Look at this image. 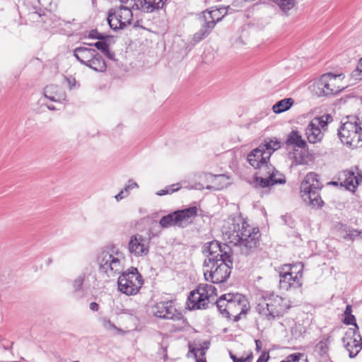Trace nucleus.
<instances>
[{
  "label": "nucleus",
  "instance_id": "obj_1",
  "mask_svg": "<svg viewBox=\"0 0 362 362\" xmlns=\"http://www.w3.org/2000/svg\"><path fill=\"white\" fill-rule=\"evenodd\" d=\"M202 253L204 279L212 284L226 282L230 277L233 264V250L227 243L214 240L205 243Z\"/></svg>",
  "mask_w": 362,
  "mask_h": 362
},
{
  "label": "nucleus",
  "instance_id": "obj_2",
  "mask_svg": "<svg viewBox=\"0 0 362 362\" xmlns=\"http://www.w3.org/2000/svg\"><path fill=\"white\" fill-rule=\"evenodd\" d=\"M228 238L234 245L240 248L243 255L248 256L255 253L259 245L262 235L259 228L250 226L242 217L232 218V223L228 227Z\"/></svg>",
  "mask_w": 362,
  "mask_h": 362
},
{
  "label": "nucleus",
  "instance_id": "obj_3",
  "mask_svg": "<svg viewBox=\"0 0 362 362\" xmlns=\"http://www.w3.org/2000/svg\"><path fill=\"white\" fill-rule=\"evenodd\" d=\"M124 259L123 253L115 245H107L98 256L99 271L106 274L108 277L115 276L123 270L122 260Z\"/></svg>",
  "mask_w": 362,
  "mask_h": 362
},
{
  "label": "nucleus",
  "instance_id": "obj_4",
  "mask_svg": "<svg viewBox=\"0 0 362 362\" xmlns=\"http://www.w3.org/2000/svg\"><path fill=\"white\" fill-rule=\"evenodd\" d=\"M219 313L228 320L238 312L247 313L250 306L244 295L238 293H228L221 295L215 303Z\"/></svg>",
  "mask_w": 362,
  "mask_h": 362
},
{
  "label": "nucleus",
  "instance_id": "obj_5",
  "mask_svg": "<svg viewBox=\"0 0 362 362\" xmlns=\"http://www.w3.org/2000/svg\"><path fill=\"white\" fill-rule=\"evenodd\" d=\"M323 185L319 180V175L315 173L306 175L300 185V194L303 200L313 208L320 209L324 205L320 196Z\"/></svg>",
  "mask_w": 362,
  "mask_h": 362
},
{
  "label": "nucleus",
  "instance_id": "obj_6",
  "mask_svg": "<svg viewBox=\"0 0 362 362\" xmlns=\"http://www.w3.org/2000/svg\"><path fill=\"white\" fill-rule=\"evenodd\" d=\"M281 297L274 293L263 296L256 306V311L268 320L282 317L286 310Z\"/></svg>",
  "mask_w": 362,
  "mask_h": 362
},
{
  "label": "nucleus",
  "instance_id": "obj_7",
  "mask_svg": "<svg viewBox=\"0 0 362 362\" xmlns=\"http://www.w3.org/2000/svg\"><path fill=\"white\" fill-rule=\"evenodd\" d=\"M197 216V207L195 206H189L183 209H178L165 216H163L159 221L162 228H166L172 226L179 228H185L191 223L192 218Z\"/></svg>",
  "mask_w": 362,
  "mask_h": 362
},
{
  "label": "nucleus",
  "instance_id": "obj_8",
  "mask_svg": "<svg viewBox=\"0 0 362 362\" xmlns=\"http://www.w3.org/2000/svg\"><path fill=\"white\" fill-rule=\"evenodd\" d=\"M338 76L339 75L332 73L322 74L315 81L313 86V92L318 97H328L340 93L344 88L336 86L335 82Z\"/></svg>",
  "mask_w": 362,
  "mask_h": 362
},
{
  "label": "nucleus",
  "instance_id": "obj_9",
  "mask_svg": "<svg viewBox=\"0 0 362 362\" xmlns=\"http://www.w3.org/2000/svg\"><path fill=\"white\" fill-rule=\"evenodd\" d=\"M132 9L126 6H121L117 9H110L107 18L110 28L114 31H117L124 30L129 25L133 19Z\"/></svg>",
  "mask_w": 362,
  "mask_h": 362
},
{
  "label": "nucleus",
  "instance_id": "obj_10",
  "mask_svg": "<svg viewBox=\"0 0 362 362\" xmlns=\"http://www.w3.org/2000/svg\"><path fill=\"white\" fill-rule=\"evenodd\" d=\"M298 267H299V269L296 272V274L294 276L293 271H285L279 273V284L282 289L288 291L292 287L300 288L302 286L303 264L301 262L293 265L284 264L282 269L284 270L286 269H289L290 270H292L293 268L297 269Z\"/></svg>",
  "mask_w": 362,
  "mask_h": 362
},
{
  "label": "nucleus",
  "instance_id": "obj_11",
  "mask_svg": "<svg viewBox=\"0 0 362 362\" xmlns=\"http://www.w3.org/2000/svg\"><path fill=\"white\" fill-rule=\"evenodd\" d=\"M356 122H346L341 125L338 129V136L342 144L347 146H356L355 141H360V136L357 134Z\"/></svg>",
  "mask_w": 362,
  "mask_h": 362
},
{
  "label": "nucleus",
  "instance_id": "obj_12",
  "mask_svg": "<svg viewBox=\"0 0 362 362\" xmlns=\"http://www.w3.org/2000/svg\"><path fill=\"white\" fill-rule=\"evenodd\" d=\"M155 316L165 320H180L183 317L182 313L177 310L172 301L157 303L153 308Z\"/></svg>",
  "mask_w": 362,
  "mask_h": 362
},
{
  "label": "nucleus",
  "instance_id": "obj_13",
  "mask_svg": "<svg viewBox=\"0 0 362 362\" xmlns=\"http://www.w3.org/2000/svg\"><path fill=\"white\" fill-rule=\"evenodd\" d=\"M342 342L351 358L356 357L362 349V338L355 329H349L342 338Z\"/></svg>",
  "mask_w": 362,
  "mask_h": 362
},
{
  "label": "nucleus",
  "instance_id": "obj_14",
  "mask_svg": "<svg viewBox=\"0 0 362 362\" xmlns=\"http://www.w3.org/2000/svg\"><path fill=\"white\" fill-rule=\"evenodd\" d=\"M150 238L136 234L132 235L128 244V250L131 254L136 257L144 256L149 251Z\"/></svg>",
  "mask_w": 362,
  "mask_h": 362
},
{
  "label": "nucleus",
  "instance_id": "obj_15",
  "mask_svg": "<svg viewBox=\"0 0 362 362\" xmlns=\"http://www.w3.org/2000/svg\"><path fill=\"white\" fill-rule=\"evenodd\" d=\"M202 293L198 286L190 291L187 300V305L190 310L206 309L208 308L210 299Z\"/></svg>",
  "mask_w": 362,
  "mask_h": 362
},
{
  "label": "nucleus",
  "instance_id": "obj_16",
  "mask_svg": "<svg viewBox=\"0 0 362 362\" xmlns=\"http://www.w3.org/2000/svg\"><path fill=\"white\" fill-rule=\"evenodd\" d=\"M117 285L119 291L127 296L136 294L141 287V283L136 281L135 284L132 279H125L124 276H119Z\"/></svg>",
  "mask_w": 362,
  "mask_h": 362
},
{
  "label": "nucleus",
  "instance_id": "obj_17",
  "mask_svg": "<svg viewBox=\"0 0 362 362\" xmlns=\"http://www.w3.org/2000/svg\"><path fill=\"white\" fill-rule=\"evenodd\" d=\"M281 177L276 178L273 176L270 177H264L263 176H258L257 174L255 175L253 178V184L255 188H267L274 185H282L286 183L285 177L279 174Z\"/></svg>",
  "mask_w": 362,
  "mask_h": 362
},
{
  "label": "nucleus",
  "instance_id": "obj_18",
  "mask_svg": "<svg viewBox=\"0 0 362 362\" xmlns=\"http://www.w3.org/2000/svg\"><path fill=\"white\" fill-rule=\"evenodd\" d=\"M271 153L265 152L259 146L247 155V161L254 168H257V166L260 163L259 162L269 161Z\"/></svg>",
  "mask_w": 362,
  "mask_h": 362
},
{
  "label": "nucleus",
  "instance_id": "obj_19",
  "mask_svg": "<svg viewBox=\"0 0 362 362\" xmlns=\"http://www.w3.org/2000/svg\"><path fill=\"white\" fill-rule=\"evenodd\" d=\"M98 51L91 47H76L73 52L74 56L76 57V59L83 65H86L88 62H90V59L93 57V56H95V53Z\"/></svg>",
  "mask_w": 362,
  "mask_h": 362
},
{
  "label": "nucleus",
  "instance_id": "obj_20",
  "mask_svg": "<svg viewBox=\"0 0 362 362\" xmlns=\"http://www.w3.org/2000/svg\"><path fill=\"white\" fill-rule=\"evenodd\" d=\"M307 139L310 144H315L320 141L323 137V134L320 127H317L315 120L311 121L305 129Z\"/></svg>",
  "mask_w": 362,
  "mask_h": 362
},
{
  "label": "nucleus",
  "instance_id": "obj_21",
  "mask_svg": "<svg viewBox=\"0 0 362 362\" xmlns=\"http://www.w3.org/2000/svg\"><path fill=\"white\" fill-rule=\"evenodd\" d=\"M199 21L201 23V28L194 34L193 41L195 43H198L206 38L214 28L212 21L209 23L208 21H203L200 19V16Z\"/></svg>",
  "mask_w": 362,
  "mask_h": 362
},
{
  "label": "nucleus",
  "instance_id": "obj_22",
  "mask_svg": "<svg viewBox=\"0 0 362 362\" xmlns=\"http://www.w3.org/2000/svg\"><path fill=\"white\" fill-rule=\"evenodd\" d=\"M86 66L98 72H104L107 69V64L98 52L95 53V56H93Z\"/></svg>",
  "mask_w": 362,
  "mask_h": 362
},
{
  "label": "nucleus",
  "instance_id": "obj_23",
  "mask_svg": "<svg viewBox=\"0 0 362 362\" xmlns=\"http://www.w3.org/2000/svg\"><path fill=\"white\" fill-rule=\"evenodd\" d=\"M344 173L346 178L341 182V185L349 191L354 192L359 185L358 177L356 176L355 173L351 170H346Z\"/></svg>",
  "mask_w": 362,
  "mask_h": 362
},
{
  "label": "nucleus",
  "instance_id": "obj_24",
  "mask_svg": "<svg viewBox=\"0 0 362 362\" xmlns=\"http://www.w3.org/2000/svg\"><path fill=\"white\" fill-rule=\"evenodd\" d=\"M142 1L141 11L152 13L163 8L167 0H140Z\"/></svg>",
  "mask_w": 362,
  "mask_h": 362
},
{
  "label": "nucleus",
  "instance_id": "obj_25",
  "mask_svg": "<svg viewBox=\"0 0 362 362\" xmlns=\"http://www.w3.org/2000/svg\"><path fill=\"white\" fill-rule=\"evenodd\" d=\"M259 163H260L256 168L259 169V172L256 173L257 175L259 174L260 176L266 177H270V176L275 177L277 174H279V171L276 170L275 168L269 163V161Z\"/></svg>",
  "mask_w": 362,
  "mask_h": 362
},
{
  "label": "nucleus",
  "instance_id": "obj_26",
  "mask_svg": "<svg viewBox=\"0 0 362 362\" xmlns=\"http://www.w3.org/2000/svg\"><path fill=\"white\" fill-rule=\"evenodd\" d=\"M286 144L288 146L293 145L302 149L307 146L306 141L302 139L301 135H300L298 132L296 130H293L288 135Z\"/></svg>",
  "mask_w": 362,
  "mask_h": 362
},
{
  "label": "nucleus",
  "instance_id": "obj_27",
  "mask_svg": "<svg viewBox=\"0 0 362 362\" xmlns=\"http://www.w3.org/2000/svg\"><path fill=\"white\" fill-rule=\"evenodd\" d=\"M221 12L220 9H211L203 11L200 16V19L208 21L209 23L213 22L215 27L216 23L219 22L223 16H221Z\"/></svg>",
  "mask_w": 362,
  "mask_h": 362
},
{
  "label": "nucleus",
  "instance_id": "obj_28",
  "mask_svg": "<svg viewBox=\"0 0 362 362\" xmlns=\"http://www.w3.org/2000/svg\"><path fill=\"white\" fill-rule=\"evenodd\" d=\"M259 146L265 152L271 153V155L281 146L276 137L267 138Z\"/></svg>",
  "mask_w": 362,
  "mask_h": 362
},
{
  "label": "nucleus",
  "instance_id": "obj_29",
  "mask_svg": "<svg viewBox=\"0 0 362 362\" xmlns=\"http://www.w3.org/2000/svg\"><path fill=\"white\" fill-rule=\"evenodd\" d=\"M294 100L291 98H286L277 101L272 107L274 113L280 114L288 110L293 105Z\"/></svg>",
  "mask_w": 362,
  "mask_h": 362
},
{
  "label": "nucleus",
  "instance_id": "obj_30",
  "mask_svg": "<svg viewBox=\"0 0 362 362\" xmlns=\"http://www.w3.org/2000/svg\"><path fill=\"white\" fill-rule=\"evenodd\" d=\"M120 274L119 276H124L125 279H129V280L132 279V281L135 284L136 281L141 283V285L144 283L142 276L136 267H132L125 272L122 271Z\"/></svg>",
  "mask_w": 362,
  "mask_h": 362
},
{
  "label": "nucleus",
  "instance_id": "obj_31",
  "mask_svg": "<svg viewBox=\"0 0 362 362\" xmlns=\"http://www.w3.org/2000/svg\"><path fill=\"white\" fill-rule=\"evenodd\" d=\"M329 337H324L315 346V351L320 356H324L327 354L329 350Z\"/></svg>",
  "mask_w": 362,
  "mask_h": 362
},
{
  "label": "nucleus",
  "instance_id": "obj_32",
  "mask_svg": "<svg viewBox=\"0 0 362 362\" xmlns=\"http://www.w3.org/2000/svg\"><path fill=\"white\" fill-rule=\"evenodd\" d=\"M273 2L276 4L283 12L286 13L293 8L296 0H273Z\"/></svg>",
  "mask_w": 362,
  "mask_h": 362
},
{
  "label": "nucleus",
  "instance_id": "obj_33",
  "mask_svg": "<svg viewBox=\"0 0 362 362\" xmlns=\"http://www.w3.org/2000/svg\"><path fill=\"white\" fill-rule=\"evenodd\" d=\"M199 288L206 296H207L209 299L212 297L213 295L217 296V289L212 285L210 284H200L198 286Z\"/></svg>",
  "mask_w": 362,
  "mask_h": 362
},
{
  "label": "nucleus",
  "instance_id": "obj_34",
  "mask_svg": "<svg viewBox=\"0 0 362 362\" xmlns=\"http://www.w3.org/2000/svg\"><path fill=\"white\" fill-rule=\"evenodd\" d=\"M57 86L54 85L47 86L44 89V95L51 101L57 102L59 98H57L54 95L57 92Z\"/></svg>",
  "mask_w": 362,
  "mask_h": 362
},
{
  "label": "nucleus",
  "instance_id": "obj_35",
  "mask_svg": "<svg viewBox=\"0 0 362 362\" xmlns=\"http://www.w3.org/2000/svg\"><path fill=\"white\" fill-rule=\"evenodd\" d=\"M308 361L307 358L305 357L303 354L294 353L288 355L286 360L281 361V362H302Z\"/></svg>",
  "mask_w": 362,
  "mask_h": 362
},
{
  "label": "nucleus",
  "instance_id": "obj_36",
  "mask_svg": "<svg viewBox=\"0 0 362 362\" xmlns=\"http://www.w3.org/2000/svg\"><path fill=\"white\" fill-rule=\"evenodd\" d=\"M119 1L122 4H128L129 6L127 7H129L130 8L141 11L142 1L140 0H119Z\"/></svg>",
  "mask_w": 362,
  "mask_h": 362
},
{
  "label": "nucleus",
  "instance_id": "obj_37",
  "mask_svg": "<svg viewBox=\"0 0 362 362\" xmlns=\"http://www.w3.org/2000/svg\"><path fill=\"white\" fill-rule=\"evenodd\" d=\"M343 322L347 325H354L356 333L358 332V326L356 323V317L354 315H344Z\"/></svg>",
  "mask_w": 362,
  "mask_h": 362
},
{
  "label": "nucleus",
  "instance_id": "obj_38",
  "mask_svg": "<svg viewBox=\"0 0 362 362\" xmlns=\"http://www.w3.org/2000/svg\"><path fill=\"white\" fill-rule=\"evenodd\" d=\"M102 322L103 326L104 327L105 329L107 330H117L119 333L123 332L122 329L117 327L116 325L114 323H112L109 319L103 318L102 320Z\"/></svg>",
  "mask_w": 362,
  "mask_h": 362
},
{
  "label": "nucleus",
  "instance_id": "obj_39",
  "mask_svg": "<svg viewBox=\"0 0 362 362\" xmlns=\"http://www.w3.org/2000/svg\"><path fill=\"white\" fill-rule=\"evenodd\" d=\"M85 279V275L81 274L73 282V288L74 292H78L82 288Z\"/></svg>",
  "mask_w": 362,
  "mask_h": 362
},
{
  "label": "nucleus",
  "instance_id": "obj_40",
  "mask_svg": "<svg viewBox=\"0 0 362 362\" xmlns=\"http://www.w3.org/2000/svg\"><path fill=\"white\" fill-rule=\"evenodd\" d=\"M88 45L94 46L97 48V49L101 51V52H104L106 49H107L110 47V45L107 42H101L98 41L93 44H88Z\"/></svg>",
  "mask_w": 362,
  "mask_h": 362
},
{
  "label": "nucleus",
  "instance_id": "obj_41",
  "mask_svg": "<svg viewBox=\"0 0 362 362\" xmlns=\"http://www.w3.org/2000/svg\"><path fill=\"white\" fill-rule=\"evenodd\" d=\"M352 75L355 77H358V79L362 80V57L360 59L358 64L353 71Z\"/></svg>",
  "mask_w": 362,
  "mask_h": 362
},
{
  "label": "nucleus",
  "instance_id": "obj_42",
  "mask_svg": "<svg viewBox=\"0 0 362 362\" xmlns=\"http://www.w3.org/2000/svg\"><path fill=\"white\" fill-rule=\"evenodd\" d=\"M270 356L269 352L264 351L262 353L256 362H267Z\"/></svg>",
  "mask_w": 362,
  "mask_h": 362
},
{
  "label": "nucleus",
  "instance_id": "obj_43",
  "mask_svg": "<svg viewBox=\"0 0 362 362\" xmlns=\"http://www.w3.org/2000/svg\"><path fill=\"white\" fill-rule=\"evenodd\" d=\"M136 187H138V185L136 182L132 181V180H129L128 181V185H127L124 189H126L127 190V194H129V190L130 189H132L134 188H136Z\"/></svg>",
  "mask_w": 362,
  "mask_h": 362
},
{
  "label": "nucleus",
  "instance_id": "obj_44",
  "mask_svg": "<svg viewBox=\"0 0 362 362\" xmlns=\"http://www.w3.org/2000/svg\"><path fill=\"white\" fill-rule=\"evenodd\" d=\"M103 54L110 60L115 61V54L110 49V47L105 50Z\"/></svg>",
  "mask_w": 362,
  "mask_h": 362
},
{
  "label": "nucleus",
  "instance_id": "obj_45",
  "mask_svg": "<svg viewBox=\"0 0 362 362\" xmlns=\"http://www.w3.org/2000/svg\"><path fill=\"white\" fill-rule=\"evenodd\" d=\"M315 120H316L315 124L317 125V127H320L321 128H324L328 124V121L324 120L323 117L315 118Z\"/></svg>",
  "mask_w": 362,
  "mask_h": 362
},
{
  "label": "nucleus",
  "instance_id": "obj_46",
  "mask_svg": "<svg viewBox=\"0 0 362 362\" xmlns=\"http://www.w3.org/2000/svg\"><path fill=\"white\" fill-rule=\"evenodd\" d=\"M128 195L129 194H127V190L123 189L117 195L115 196V198L117 199V201H119Z\"/></svg>",
  "mask_w": 362,
  "mask_h": 362
},
{
  "label": "nucleus",
  "instance_id": "obj_47",
  "mask_svg": "<svg viewBox=\"0 0 362 362\" xmlns=\"http://www.w3.org/2000/svg\"><path fill=\"white\" fill-rule=\"evenodd\" d=\"M100 33L97 29L91 30L88 33V37L90 39H98Z\"/></svg>",
  "mask_w": 362,
  "mask_h": 362
},
{
  "label": "nucleus",
  "instance_id": "obj_48",
  "mask_svg": "<svg viewBox=\"0 0 362 362\" xmlns=\"http://www.w3.org/2000/svg\"><path fill=\"white\" fill-rule=\"evenodd\" d=\"M179 184H176V185L173 184V185L166 187L165 188L168 189L169 194H172V193L177 192L180 189V187H176Z\"/></svg>",
  "mask_w": 362,
  "mask_h": 362
},
{
  "label": "nucleus",
  "instance_id": "obj_49",
  "mask_svg": "<svg viewBox=\"0 0 362 362\" xmlns=\"http://www.w3.org/2000/svg\"><path fill=\"white\" fill-rule=\"evenodd\" d=\"M111 37H112V35L104 34V33H100L97 40H98L99 41H101V42H107L108 40Z\"/></svg>",
  "mask_w": 362,
  "mask_h": 362
},
{
  "label": "nucleus",
  "instance_id": "obj_50",
  "mask_svg": "<svg viewBox=\"0 0 362 362\" xmlns=\"http://www.w3.org/2000/svg\"><path fill=\"white\" fill-rule=\"evenodd\" d=\"M189 349H190V352H192L194 354V353H197V351H199L201 356H204L205 355V349L204 348H200V349H196V348L191 349V348H189Z\"/></svg>",
  "mask_w": 362,
  "mask_h": 362
},
{
  "label": "nucleus",
  "instance_id": "obj_51",
  "mask_svg": "<svg viewBox=\"0 0 362 362\" xmlns=\"http://www.w3.org/2000/svg\"><path fill=\"white\" fill-rule=\"evenodd\" d=\"M247 313H242L241 312H238L235 314H233V321L234 322H238L241 317H242V315H246Z\"/></svg>",
  "mask_w": 362,
  "mask_h": 362
},
{
  "label": "nucleus",
  "instance_id": "obj_52",
  "mask_svg": "<svg viewBox=\"0 0 362 362\" xmlns=\"http://www.w3.org/2000/svg\"><path fill=\"white\" fill-rule=\"evenodd\" d=\"M255 346H256L255 350L257 352H259L262 350V343L259 339H255Z\"/></svg>",
  "mask_w": 362,
  "mask_h": 362
},
{
  "label": "nucleus",
  "instance_id": "obj_53",
  "mask_svg": "<svg viewBox=\"0 0 362 362\" xmlns=\"http://www.w3.org/2000/svg\"><path fill=\"white\" fill-rule=\"evenodd\" d=\"M89 308L92 311L96 312L99 309V305L95 302H92L90 303Z\"/></svg>",
  "mask_w": 362,
  "mask_h": 362
},
{
  "label": "nucleus",
  "instance_id": "obj_54",
  "mask_svg": "<svg viewBox=\"0 0 362 362\" xmlns=\"http://www.w3.org/2000/svg\"><path fill=\"white\" fill-rule=\"evenodd\" d=\"M190 189H197V190H202L203 189H204V187L203 186L202 184H201L200 182H198V183H195L194 185H192Z\"/></svg>",
  "mask_w": 362,
  "mask_h": 362
},
{
  "label": "nucleus",
  "instance_id": "obj_55",
  "mask_svg": "<svg viewBox=\"0 0 362 362\" xmlns=\"http://www.w3.org/2000/svg\"><path fill=\"white\" fill-rule=\"evenodd\" d=\"M68 83H69V88L70 89L73 88L74 86H75V83H76V81H75V78H66Z\"/></svg>",
  "mask_w": 362,
  "mask_h": 362
},
{
  "label": "nucleus",
  "instance_id": "obj_56",
  "mask_svg": "<svg viewBox=\"0 0 362 362\" xmlns=\"http://www.w3.org/2000/svg\"><path fill=\"white\" fill-rule=\"evenodd\" d=\"M344 315H352V306L351 305H347L346 306Z\"/></svg>",
  "mask_w": 362,
  "mask_h": 362
},
{
  "label": "nucleus",
  "instance_id": "obj_57",
  "mask_svg": "<svg viewBox=\"0 0 362 362\" xmlns=\"http://www.w3.org/2000/svg\"><path fill=\"white\" fill-rule=\"evenodd\" d=\"M356 127H359L360 129H357V134L360 136V141H362V122L361 123H357L356 122Z\"/></svg>",
  "mask_w": 362,
  "mask_h": 362
},
{
  "label": "nucleus",
  "instance_id": "obj_58",
  "mask_svg": "<svg viewBox=\"0 0 362 362\" xmlns=\"http://www.w3.org/2000/svg\"><path fill=\"white\" fill-rule=\"evenodd\" d=\"M169 194L168 193V189L165 188L164 189H161L158 192H156V194L158 195V196H163V195H165V194Z\"/></svg>",
  "mask_w": 362,
  "mask_h": 362
},
{
  "label": "nucleus",
  "instance_id": "obj_59",
  "mask_svg": "<svg viewBox=\"0 0 362 362\" xmlns=\"http://www.w3.org/2000/svg\"><path fill=\"white\" fill-rule=\"evenodd\" d=\"M253 358L252 352H250L246 357H243V359L245 360L246 362H251V360Z\"/></svg>",
  "mask_w": 362,
  "mask_h": 362
},
{
  "label": "nucleus",
  "instance_id": "obj_60",
  "mask_svg": "<svg viewBox=\"0 0 362 362\" xmlns=\"http://www.w3.org/2000/svg\"><path fill=\"white\" fill-rule=\"evenodd\" d=\"M229 355H230V358L232 359L233 362H236L240 359V358H238L232 352H230Z\"/></svg>",
  "mask_w": 362,
  "mask_h": 362
},
{
  "label": "nucleus",
  "instance_id": "obj_61",
  "mask_svg": "<svg viewBox=\"0 0 362 362\" xmlns=\"http://www.w3.org/2000/svg\"><path fill=\"white\" fill-rule=\"evenodd\" d=\"M194 356L196 358V362H206V360L205 358H204V359L198 358L197 353H194Z\"/></svg>",
  "mask_w": 362,
  "mask_h": 362
},
{
  "label": "nucleus",
  "instance_id": "obj_62",
  "mask_svg": "<svg viewBox=\"0 0 362 362\" xmlns=\"http://www.w3.org/2000/svg\"><path fill=\"white\" fill-rule=\"evenodd\" d=\"M34 9H35V11H33V13H35V14H37V16H38L39 17H41V16H42V13H41V12H42L41 9H39V11H37L36 8H34Z\"/></svg>",
  "mask_w": 362,
  "mask_h": 362
},
{
  "label": "nucleus",
  "instance_id": "obj_63",
  "mask_svg": "<svg viewBox=\"0 0 362 362\" xmlns=\"http://www.w3.org/2000/svg\"><path fill=\"white\" fill-rule=\"evenodd\" d=\"M325 117H326V120H327V121H328V122H329V121H332V116H331L330 115H325Z\"/></svg>",
  "mask_w": 362,
  "mask_h": 362
},
{
  "label": "nucleus",
  "instance_id": "obj_64",
  "mask_svg": "<svg viewBox=\"0 0 362 362\" xmlns=\"http://www.w3.org/2000/svg\"><path fill=\"white\" fill-rule=\"evenodd\" d=\"M287 216L286 215H283L281 216V219L285 222L286 224H287Z\"/></svg>",
  "mask_w": 362,
  "mask_h": 362
}]
</instances>
